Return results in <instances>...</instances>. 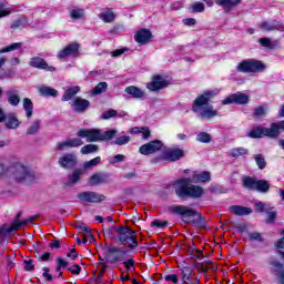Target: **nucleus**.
I'll return each mask as SVG.
<instances>
[{
  "label": "nucleus",
  "instance_id": "obj_39",
  "mask_svg": "<svg viewBox=\"0 0 284 284\" xmlns=\"http://www.w3.org/2000/svg\"><path fill=\"white\" fill-rule=\"evenodd\" d=\"M105 90H108V82H100L95 88L91 90V94L93 97H98L99 94H103Z\"/></svg>",
  "mask_w": 284,
  "mask_h": 284
},
{
  "label": "nucleus",
  "instance_id": "obj_32",
  "mask_svg": "<svg viewBox=\"0 0 284 284\" xmlns=\"http://www.w3.org/2000/svg\"><path fill=\"white\" fill-rule=\"evenodd\" d=\"M81 92V87H70L67 89L62 95V101H71L72 98L77 97Z\"/></svg>",
  "mask_w": 284,
  "mask_h": 284
},
{
  "label": "nucleus",
  "instance_id": "obj_18",
  "mask_svg": "<svg viewBox=\"0 0 284 284\" xmlns=\"http://www.w3.org/2000/svg\"><path fill=\"white\" fill-rule=\"evenodd\" d=\"M81 145H83V140H81V138H73L58 143L54 148V151L63 152L65 148H81Z\"/></svg>",
  "mask_w": 284,
  "mask_h": 284
},
{
  "label": "nucleus",
  "instance_id": "obj_19",
  "mask_svg": "<svg viewBox=\"0 0 284 284\" xmlns=\"http://www.w3.org/2000/svg\"><path fill=\"white\" fill-rule=\"evenodd\" d=\"M71 108L73 112H78L79 114H83L90 108V102L81 97H77L73 99Z\"/></svg>",
  "mask_w": 284,
  "mask_h": 284
},
{
  "label": "nucleus",
  "instance_id": "obj_20",
  "mask_svg": "<svg viewBox=\"0 0 284 284\" xmlns=\"http://www.w3.org/2000/svg\"><path fill=\"white\" fill-rule=\"evenodd\" d=\"M29 65H31V68H37L38 70H48V72H54V70H57L54 67L48 65V62L41 57L31 58Z\"/></svg>",
  "mask_w": 284,
  "mask_h": 284
},
{
  "label": "nucleus",
  "instance_id": "obj_30",
  "mask_svg": "<svg viewBox=\"0 0 284 284\" xmlns=\"http://www.w3.org/2000/svg\"><path fill=\"white\" fill-rule=\"evenodd\" d=\"M85 173L83 169H75L72 174H69L68 185H77L81 181V176Z\"/></svg>",
  "mask_w": 284,
  "mask_h": 284
},
{
  "label": "nucleus",
  "instance_id": "obj_26",
  "mask_svg": "<svg viewBox=\"0 0 284 284\" xmlns=\"http://www.w3.org/2000/svg\"><path fill=\"white\" fill-rule=\"evenodd\" d=\"M126 94H130L132 99H145V91L139 89V87L130 85L124 89Z\"/></svg>",
  "mask_w": 284,
  "mask_h": 284
},
{
  "label": "nucleus",
  "instance_id": "obj_6",
  "mask_svg": "<svg viewBox=\"0 0 284 284\" xmlns=\"http://www.w3.org/2000/svg\"><path fill=\"white\" fill-rule=\"evenodd\" d=\"M263 70H265V64L255 59L244 60L237 64V72H244L246 74L263 72Z\"/></svg>",
  "mask_w": 284,
  "mask_h": 284
},
{
  "label": "nucleus",
  "instance_id": "obj_44",
  "mask_svg": "<svg viewBox=\"0 0 284 284\" xmlns=\"http://www.w3.org/2000/svg\"><path fill=\"white\" fill-rule=\"evenodd\" d=\"M245 154H250V151L245 148H234L231 150V156L234 159H239V156H245Z\"/></svg>",
  "mask_w": 284,
  "mask_h": 284
},
{
  "label": "nucleus",
  "instance_id": "obj_35",
  "mask_svg": "<svg viewBox=\"0 0 284 284\" xmlns=\"http://www.w3.org/2000/svg\"><path fill=\"white\" fill-rule=\"evenodd\" d=\"M19 125H21V122H19L17 115L14 113L10 114L6 121V128H8V130H17Z\"/></svg>",
  "mask_w": 284,
  "mask_h": 284
},
{
  "label": "nucleus",
  "instance_id": "obj_4",
  "mask_svg": "<svg viewBox=\"0 0 284 284\" xmlns=\"http://www.w3.org/2000/svg\"><path fill=\"white\" fill-rule=\"evenodd\" d=\"M281 130L284 131V120L271 123L270 128L255 126L248 132L247 136H250V139H263V136L277 139V136L281 135Z\"/></svg>",
  "mask_w": 284,
  "mask_h": 284
},
{
  "label": "nucleus",
  "instance_id": "obj_54",
  "mask_svg": "<svg viewBox=\"0 0 284 284\" xmlns=\"http://www.w3.org/2000/svg\"><path fill=\"white\" fill-rule=\"evenodd\" d=\"M131 138L128 135H122L118 139H115L114 143L115 145H128V143H130Z\"/></svg>",
  "mask_w": 284,
  "mask_h": 284
},
{
  "label": "nucleus",
  "instance_id": "obj_60",
  "mask_svg": "<svg viewBox=\"0 0 284 284\" xmlns=\"http://www.w3.org/2000/svg\"><path fill=\"white\" fill-rule=\"evenodd\" d=\"M164 281L166 283H179V276L176 274H171V275H164Z\"/></svg>",
  "mask_w": 284,
  "mask_h": 284
},
{
  "label": "nucleus",
  "instance_id": "obj_42",
  "mask_svg": "<svg viewBox=\"0 0 284 284\" xmlns=\"http://www.w3.org/2000/svg\"><path fill=\"white\" fill-rule=\"evenodd\" d=\"M258 43L262 48H268L270 50H274V48H276V41H272L270 38H261Z\"/></svg>",
  "mask_w": 284,
  "mask_h": 284
},
{
  "label": "nucleus",
  "instance_id": "obj_9",
  "mask_svg": "<svg viewBox=\"0 0 284 284\" xmlns=\"http://www.w3.org/2000/svg\"><path fill=\"white\" fill-rule=\"evenodd\" d=\"M81 48V44L79 42H70L67 44L62 50L58 52V59L61 61L70 58H77L79 57L80 52L79 49Z\"/></svg>",
  "mask_w": 284,
  "mask_h": 284
},
{
  "label": "nucleus",
  "instance_id": "obj_58",
  "mask_svg": "<svg viewBox=\"0 0 284 284\" xmlns=\"http://www.w3.org/2000/svg\"><path fill=\"white\" fill-rule=\"evenodd\" d=\"M58 267L55 268V272H61V267H68V261L57 257Z\"/></svg>",
  "mask_w": 284,
  "mask_h": 284
},
{
  "label": "nucleus",
  "instance_id": "obj_21",
  "mask_svg": "<svg viewBox=\"0 0 284 284\" xmlns=\"http://www.w3.org/2000/svg\"><path fill=\"white\" fill-rule=\"evenodd\" d=\"M59 165H61V168H64V170H71V168H74V165H77V155H74V153L64 154L59 159Z\"/></svg>",
  "mask_w": 284,
  "mask_h": 284
},
{
  "label": "nucleus",
  "instance_id": "obj_15",
  "mask_svg": "<svg viewBox=\"0 0 284 284\" xmlns=\"http://www.w3.org/2000/svg\"><path fill=\"white\" fill-rule=\"evenodd\" d=\"M170 85L168 80L163 79L161 75H154L152 81L146 84L148 90L151 92H159V90H163Z\"/></svg>",
  "mask_w": 284,
  "mask_h": 284
},
{
  "label": "nucleus",
  "instance_id": "obj_57",
  "mask_svg": "<svg viewBox=\"0 0 284 284\" xmlns=\"http://www.w3.org/2000/svg\"><path fill=\"white\" fill-rule=\"evenodd\" d=\"M193 12H205V4L203 2H195L192 6Z\"/></svg>",
  "mask_w": 284,
  "mask_h": 284
},
{
  "label": "nucleus",
  "instance_id": "obj_3",
  "mask_svg": "<svg viewBox=\"0 0 284 284\" xmlns=\"http://www.w3.org/2000/svg\"><path fill=\"white\" fill-rule=\"evenodd\" d=\"M80 139H87V143H97L98 141H110L116 136V130L103 132L100 129H80L77 133Z\"/></svg>",
  "mask_w": 284,
  "mask_h": 284
},
{
  "label": "nucleus",
  "instance_id": "obj_50",
  "mask_svg": "<svg viewBox=\"0 0 284 284\" xmlns=\"http://www.w3.org/2000/svg\"><path fill=\"white\" fill-rule=\"evenodd\" d=\"M22 44L21 42H14L8 47H4L0 50V54H4V52H13V50L21 49Z\"/></svg>",
  "mask_w": 284,
  "mask_h": 284
},
{
  "label": "nucleus",
  "instance_id": "obj_48",
  "mask_svg": "<svg viewBox=\"0 0 284 284\" xmlns=\"http://www.w3.org/2000/svg\"><path fill=\"white\" fill-rule=\"evenodd\" d=\"M101 163V156H97L90 161L84 162L83 170H90V168H95Z\"/></svg>",
  "mask_w": 284,
  "mask_h": 284
},
{
  "label": "nucleus",
  "instance_id": "obj_2",
  "mask_svg": "<svg viewBox=\"0 0 284 284\" xmlns=\"http://www.w3.org/2000/svg\"><path fill=\"white\" fill-rule=\"evenodd\" d=\"M113 234V239L120 243V245H124V247H139V241H136V232L131 230L128 226L119 225L113 226L111 229Z\"/></svg>",
  "mask_w": 284,
  "mask_h": 284
},
{
  "label": "nucleus",
  "instance_id": "obj_5",
  "mask_svg": "<svg viewBox=\"0 0 284 284\" xmlns=\"http://www.w3.org/2000/svg\"><path fill=\"white\" fill-rule=\"evenodd\" d=\"M39 219V215L30 216V219L21 221L19 216L11 224H2L0 225V243H3L6 239H10L12 232H17L23 227V225H28V223H33Z\"/></svg>",
  "mask_w": 284,
  "mask_h": 284
},
{
  "label": "nucleus",
  "instance_id": "obj_25",
  "mask_svg": "<svg viewBox=\"0 0 284 284\" xmlns=\"http://www.w3.org/2000/svg\"><path fill=\"white\" fill-rule=\"evenodd\" d=\"M201 119H214V116H219V111L214 110V105L209 104L200 109Z\"/></svg>",
  "mask_w": 284,
  "mask_h": 284
},
{
  "label": "nucleus",
  "instance_id": "obj_23",
  "mask_svg": "<svg viewBox=\"0 0 284 284\" xmlns=\"http://www.w3.org/2000/svg\"><path fill=\"white\" fill-rule=\"evenodd\" d=\"M134 39L136 43L145 45V43H150V39H152V32L149 29H141L135 33Z\"/></svg>",
  "mask_w": 284,
  "mask_h": 284
},
{
  "label": "nucleus",
  "instance_id": "obj_52",
  "mask_svg": "<svg viewBox=\"0 0 284 284\" xmlns=\"http://www.w3.org/2000/svg\"><path fill=\"white\" fill-rule=\"evenodd\" d=\"M265 114H267V112L263 105H260L253 110V119H261L262 116H265Z\"/></svg>",
  "mask_w": 284,
  "mask_h": 284
},
{
  "label": "nucleus",
  "instance_id": "obj_28",
  "mask_svg": "<svg viewBox=\"0 0 284 284\" xmlns=\"http://www.w3.org/2000/svg\"><path fill=\"white\" fill-rule=\"evenodd\" d=\"M258 182V180L256 178H252L248 175H245L242 178V185L243 187H245L246 190H251L252 192L256 191V183Z\"/></svg>",
  "mask_w": 284,
  "mask_h": 284
},
{
  "label": "nucleus",
  "instance_id": "obj_43",
  "mask_svg": "<svg viewBox=\"0 0 284 284\" xmlns=\"http://www.w3.org/2000/svg\"><path fill=\"white\" fill-rule=\"evenodd\" d=\"M99 152V145L97 144H87L81 148V154H94Z\"/></svg>",
  "mask_w": 284,
  "mask_h": 284
},
{
  "label": "nucleus",
  "instance_id": "obj_55",
  "mask_svg": "<svg viewBox=\"0 0 284 284\" xmlns=\"http://www.w3.org/2000/svg\"><path fill=\"white\" fill-rule=\"evenodd\" d=\"M116 114H119V112H116V110L114 109H110L108 111H105L104 113H102V119L108 120V119H113V116H116Z\"/></svg>",
  "mask_w": 284,
  "mask_h": 284
},
{
  "label": "nucleus",
  "instance_id": "obj_24",
  "mask_svg": "<svg viewBox=\"0 0 284 284\" xmlns=\"http://www.w3.org/2000/svg\"><path fill=\"white\" fill-rule=\"evenodd\" d=\"M8 103L13 108H17L19 103H21V95L19 94V90L11 88L7 91Z\"/></svg>",
  "mask_w": 284,
  "mask_h": 284
},
{
  "label": "nucleus",
  "instance_id": "obj_61",
  "mask_svg": "<svg viewBox=\"0 0 284 284\" xmlns=\"http://www.w3.org/2000/svg\"><path fill=\"white\" fill-rule=\"evenodd\" d=\"M122 161H125V155L123 154H116L110 160L111 165H114V163H122Z\"/></svg>",
  "mask_w": 284,
  "mask_h": 284
},
{
  "label": "nucleus",
  "instance_id": "obj_7",
  "mask_svg": "<svg viewBox=\"0 0 284 284\" xmlns=\"http://www.w3.org/2000/svg\"><path fill=\"white\" fill-rule=\"evenodd\" d=\"M126 258H128V251L116 246L109 247L105 254L106 263H111V264L123 263V261H125Z\"/></svg>",
  "mask_w": 284,
  "mask_h": 284
},
{
  "label": "nucleus",
  "instance_id": "obj_31",
  "mask_svg": "<svg viewBox=\"0 0 284 284\" xmlns=\"http://www.w3.org/2000/svg\"><path fill=\"white\" fill-rule=\"evenodd\" d=\"M255 212L265 214H276V209L270 204L258 202L257 204H255Z\"/></svg>",
  "mask_w": 284,
  "mask_h": 284
},
{
  "label": "nucleus",
  "instance_id": "obj_11",
  "mask_svg": "<svg viewBox=\"0 0 284 284\" xmlns=\"http://www.w3.org/2000/svg\"><path fill=\"white\" fill-rule=\"evenodd\" d=\"M162 149L163 142L161 140H154L140 146L139 152L144 156H150V154H156V152H160Z\"/></svg>",
  "mask_w": 284,
  "mask_h": 284
},
{
  "label": "nucleus",
  "instance_id": "obj_64",
  "mask_svg": "<svg viewBox=\"0 0 284 284\" xmlns=\"http://www.w3.org/2000/svg\"><path fill=\"white\" fill-rule=\"evenodd\" d=\"M69 272H71V274H75L79 275L81 274V266L79 264H74L70 267H68Z\"/></svg>",
  "mask_w": 284,
  "mask_h": 284
},
{
  "label": "nucleus",
  "instance_id": "obj_13",
  "mask_svg": "<svg viewBox=\"0 0 284 284\" xmlns=\"http://www.w3.org/2000/svg\"><path fill=\"white\" fill-rule=\"evenodd\" d=\"M78 199L82 203H101L102 201H105V195L93 191H84L78 194Z\"/></svg>",
  "mask_w": 284,
  "mask_h": 284
},
{
  "label": "nucleus",
  "instance_id": "obj_38",
  "mask_svg": "<svg viewBox=\"0 0 284 284\" xmlns=\"http://www.w3.org/2000/svg\"><path fill=\"white\" fill-rule=\"evenodd\" d=\"M255 192L267 194V192H270V182H267L266 180H257Z\"/></svg>",
  "mask_w": 284,
  "mask_h": 284
},
{
  "label": "nucleus",
  "instance_id": "obj_49",
  "mask_svg": "<svg viewBox=\"0 0 284 284\" xmlns=\"http://www.w3.org/2000/svg\"><path fill=\"white\" fill-rule=\"evenodd\" d=\"M196 141L200 143H210L212 141V135H210L207 132H200L196 135Z\"/></svg>",
  "mask_w": 284,
  "mask_h": 284
},
{
  "label": "nucleus",
  "instance_id": "obj_46",
  "mask_svg": "<svg viewBox=\"0 0 284 284\" xmlns=\"http://www.w3.org/2000/svg\"><path fill=\"white\" fill-rule=\"evenodd\" d=\"M254 160L260 170H265L267 162L265 161V156H263V154L254 155Z\"/></svg>",
  "mask_w": 284,
  "mask_h": 284
},
{
  "label": "nucleus",
  "instance_id": "obj_40",
  "mask_svg": "<svg viewBox=\"0 0 284 284\" xmlns=\"http://www.w3.org/2000/svg\"><path fill=\"white\" fill-rule=\"evenodd\" d=\"M39 92L42 97H57L59 94V91L50 87H41Z\"/></svg>",
  "mask_w": 284,
  "mask_h": 284
},
{
  "label": "nucleus",
  "instance_id": "obj_56",
  "mask_svg": "<svg viewBox=\"0 0 284 284\" xmlns=\"http://www.w3.org/2000/svg\"><path fill=\"white\" fill-rule=\"evenodd\" d=\"M123 265H124L126 272H134V270H135L133 258H129V260L124 261Z\"/></svg>",
  "mask_w": 284,
  "mask_h": 284
},
{
  "label": "nucleus",
  "instance_id": "obj_51",
  "mask_svg": "<svg viewBox=\"0 0 284 284\" xmlns=\"http://www.w3.org/2000/svg\"><path fill=\"white\" fill-rule=\"evenodd\" d=\"M151 227H156L158 230H165V227H168V221H165V220H153L151 222Z\"/></svg>",
  "mask_w": 284,
  "mask_h": 284
},
{
  "label": "nucleus",
  "instance_id": "obj_22",
  "mask_svg": "<svg viewBox=\"0 0 284 284\" xmlns=\"http://www.w3.org/2000/svg\"><path fill=\"white\" fill-rule=\"evenodd\" d=\"M270 265H272L274 267L273 272H274L275 276L277 277L278 283L284 284L283 264L278 260L273 258V260H271Z\"/></svg>",
  "mask_w": 284,
  "mask_h": 284
},
{
  "label": "nucleus",
  "instance_id": "obj_45",
  "mask_svg": "<svg viewBox=\"0 0 284 284\" xmlns=\"http://www.w3.org/2000/svg\"><path fill=\"white\" fill-rule=\"evenodd\" d=\"M84 16H85V10L79 9L77 7L70 11V17L71 19H74V20L83 19Z\"/></svg>",
  "mask_w": 284,
  "mask_h": 284
},
{
  "label": "nucleus",
  "instance_id": "obj_14",
  "mask_svg": "<svg viewBox=\"0 0 284 284\" xmlns=\"http://www.w3.org/2000/svg\"><path fill=\"white\" fill-rule=\"evenodd\" d=\"M257 28L261 30H264V32H284V24L283 22L278 20H273V21H263L257 24Z\"/></svg>",
  "mask_w": 284,
  "mask_h": 284
},
{
  "label": "nucleus",
  "instance_id": "obj_37",
  "mask_svg": "<svg viewBox=\"0 0 284 284\" xmlns=\"http://www.w3.org/2000/svg\"><path fill=\"white\" fill-rule=\"evenodd\" d=\"M193 181H196L197 183H210V181H212V175L210 172L203 171L200 174H195Z\"/></svg>",
  "mask_w": 284,
  "mask_h": 284
},
{
  "label": "nucleus",
  "instance_id": "obj_17",
  "mask_svg": "<svg viewBox=\"0 0 284 284\" xmlns=\"http://www.w3.org/2000/svg\"><path fill=\"white\" fill-rule=\"evenodd\" d=\"M180 219L184 221V223H193L197 227H205V217L201 214H181Z\"/></svg>",
  "mask_w": 284,
  "mask_h": 284
},
{
  "label": "nucleus",
  "instance_id": "obj_34",
  "mask_svg": "<svg viewBox=\"0 0 284 284\" xmlns=\"http://www.w3.org/2000/svg\"><path fill=\"white\" fill-rule=\"evenodd\" d=\"M216 6H222L225 10H232V8L239 6L241 0H215Z\"/></svg>",
  "mask_w": 284,
  "mask_h": 284
},
{
  "label": "nucleus",
  "instance_id": "obj_27",
  "mask_svg": "<svg viewBox=\"0 0 284 284\" xmlns=\"http://www.w3.org/2000/svg\"><path fill=\"white\" fill-rule=\"evenodd\" d=\"M101 183H108L106 173H94L89 178L90 185H101Z\"/></svg>",
  "mask_w": 284,
  "mask_h": 284
},
{
  "label": "nucleus",
  "instance_id": "obj_47",
  "mask_svg": "<svg viewBox=\"0 0 284 284\" xmlns=\"http://www.w3.org/2000/svg\"><path fill=\"white\" fill-rule=\"evenodd\" d=\"M100 19H102V21H104V23H112V21H114L115 16L114 12L112 11H106L100 14Z\"/></svg>",
  "mask_w": 284,
  "mask_h": 284
},
{
  "label": "nucleus",
  "instance_id": "obj_62",
  "mask_svg": "<svg viewBox=\"0 0 284 284\" xmlns=\"http://www.w3.org/2000/svg\"><path fill=\"white\" fill-rule=\"evenodd\" d=\"M24 270H26V272H32V270H34V261L26 260L24 261Z\"/></svg>",
  "mask_w": 284,
  "mask_h": 284
},
{
  "label": "nucleus",
  "instance_id": "obj_16",
  "mask_svg": "<svg viewBox=\"0 0 284 284\" xmlns=\"http://www.w3.org/2000/svg\"><path fill=\"white\" fill-rule=\"evenodd\" d=\"M184 156H185V151L181 149H168L162 154L163 161H169L170 163H174V161H179Z\"/></svg>",
  "mask_w": 284,
  "mask_h": 284
},
{
  "label": "nucleus",
  "instance_id": "obj_1",
  "mask_svg": "<svg viewBox=\"0 0 284 284\" xmlns=\"http://www.w3.org/2000/svg\"><path fill=\"white\" fill-rule=\"evenodd\" d=\"M190 183H192V180L183 178L172 182L169 187H172L180 199H201L203 196V187L190 185Z\"/></svg>",
  "mask_w": 284,
  "mask_h": 284
},
{
  "label": "nucleus",
  "instance_id": "obj_33",
  "mask_svg": "<svg viewBox=\"0 0 284 284\" xmlns=\"http://www.w3.org/2000/svg\"><path fill=\"white\" fill-rule=\"evenodd\" d=\"M23 110L26 112L27 119H32L34 104L32 103V100L30 98H24L22 101Z\"/></svg>",
  "mask_w": 284,
  "mask_h": 284
},
{
  "label": "nucleus",
  "instance_id": "obj_12",
  "mask_svg": "<svg viewBox=\"0 0 284 284\" xmlns=\"http://www.w3.org/2000/svg\"><path fill=\"white\" fill-rule=\"evenodd\" d=\"M232 103H235L236 105H246V103H250V95L237 92L222 100V105H230Z\"/></svg>",
  "mask_w": 284,
  "mask_h": 284
},
{
  "label": "nucleus",
  "instance_id": "obj_36",
  "mask_svg": "<svg viewBox=\"0 0 284 284\" xmlns=\"http://www.w3.org/2000/svg\"><path fill=\"white\" fill-rule=\"evenodd\" d=\"M231 214H252V209L242 205H232L229 207Z\"/></svg>",
  "mask_w": 284,
  "mask_h": 284
},
{
  "label": "nucleus",
  "instance_id": "obj_53",
  "mask_svg": "<svg viewBox=\"0 0 284 284\" xmlns=\"http://www.w3.org/2000/svg\"><path fill=\"white\" fill-rule=\"evenodd\" d=\"M41 128V121H34L32 125L28 129L27 134H37Z\"/></svg>",
  "mask_w": 284,
  "mask_h": 284
},
{
  "label": "nucleus",
  "instance_id": "obj_59",
  "mask_svg": "<svg viewBox=\"0 0 284 284\" xmlns=\"http://www.w3.org/2000/svg\"><path fill=\"white\" fill-rule=\"evenodd\" d=\"M140 134H142V139L144 141H148V139H150V136H152V131H150V128L144 126V128H142V131Z\"/></svg>",
  "mask_w": 284,
  "mask_h": 284
},
{
  "label": "nucleus",
  "instance_id": "obj_63",
  "mask_svg": "<svg viewBox=\"0 0 284 284\" xmlns=\"http://www.w3.org/2000/svg\"><path fill=\"white\" fill-rule=\"evenodd\" d=\"M248 239L250 241H260V242L263 241V237L258 232L248 233Z\"/></svg>",
  "mask_w": 284,
  "mask_h": 284
},
{
  "label": "nucleus",
  "instance_id": "obj_10",
  "mask_svg": "<svg viewBox=\"0 0 284 284\" xmlns=\"http://www.w3.org/2000/svg\"><path fill=\"white\" fill-rule=\"evenodd\" d=\"M11 173L13 175V179L17 180L18 183L32 180V173H30V169L22 164L13 165L11 168Z\"/></svg>",
  "mask_w": 284,
  "mask_h": 284
},
{
  "label": "nucleus",
  "instance_id": "obj_41",
  "mask_svg": "<svg viewBox=\"0 0 284 284\" xmlns=\"http://www.w3.org/2000/svg\"><path fill=\"white\" fill-rule=\"evenodd\" d=\"M194 270L190 266H184L182 267V283L187 284L190 282V278H192V274H193Z\"/></svg>",
  "mask_w": 284,
  "mask_h": 284
},
{
  "label": "nucleus",
  "instance_id": "obj_29",
  "mask_svg": "<svg viewBox=\"0 0 284 284\" xmlns=\"http://www.w3.org/2000/svg\"><path fill=\"white\" fill-rule=\"evenodd\" d=\"M169 211L172 212V214H196V211L184 205L170 206Z\"/></svg>",
  "mask_w": 284,
  "mask_h": 284
},
{
  "label": "nucleus",
  "instance_id": "obj_8",
  "mask_svg": "<svg viewBox=\"0 0 284 284\" xmlns=\"http://www.w3.org/2000/svg\"><path fill=\"white\" fill-rule=\"evenodd\" d=\"M221 92L219 89H214L211 91H205L202 95L197 97L192 106L193 112H199V108H203V105H209L210 101L214 99Z\"/></svg>",
  "mask_w": 284,
  "mask_h": 284
}]
</instances>
